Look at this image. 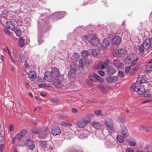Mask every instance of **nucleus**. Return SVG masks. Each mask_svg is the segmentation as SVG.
Returning <instances> with one entry per match:
<instances>
[{
	"label": "nucleus",
	"instance_id": "f257e3e1",
	"mask_svg": "<svg viewBox=\"0 0 152 152\" xmlns=\"http://www.w3.org/2000/svg\"><path fill=\"white\" fill-rule=\"evenodd\" d=\"M149 49H152V42L150 39H147L139 48V53L140 55H142L145 54L144 53L145 51L148 52Z\"/></svg>",
	"mask_w": 152,
	"mask_h": 152
},
{
	"label": "nucleus",
	"instance_id": "f03ea898",
	"mask_svg": "<svg viewBox=\"0 0 152 152\" xmlns=\"http://www.w3.org/2000/svg\"><path fill=\"white\" fill-rule=\"evenodd\" d=\"M84 27L83 26H78L75 28L74 29V31L73 33H71L70 35V37H69V38L71 39L72 41L75 40H76V37H75L74 36V34L75 36H77L79 33L80 32H84L85 31Z\"/></svg>",
	"mask_w": 152,
	"mask_h": 152
},
{
	"label": "nucleus",
	"instance_id": "7ed1b4c3",
	"mask_svg": "<svg viewBox=\"0 0 152 152\" xmlns=\"http://www.w3.org/2000/svg\"><path fill=\"white\" fill-rule=\"evenodd\" d=\"M136 85L134 84L131 86V88L132 91L137 92L139 94H144L145 89L143 86L140 85L135 86Z\"/></svg>",
	"mask_w": 152,
	"mask_h": 152
},
{
	"label": "nucleus",
	"instance_id": "20e7f679",
	"mask_svg": "<svg viewBox=\"0 0 152 152\" xmlns=\"http://www.w3.org/2000/svg\"><path fill=\"white\" fill-rule=\"evenodd\" d=\"M104 123L106 128L110 133L113 132L115 131L113 120L109 118H107L104 121Z\"/></svg>",
	"mask_w": 152,
	"mask_h": 152
},
{
	"label": "nucleus",
	"instance_id": "39448f33",
	"mask_svg": "<svg viewBox=\"0 0 152 152\" xmlns=\"http://www.w3.org/2000/svg\"><path fill=\"white\" fill-rule=\"evenodd\" d=\"M8 11L7 10H2L1 12H0L1 17L0 18V22L1 23H4L6 22L7 17L8 16Z\"/></svg>",
	"mask_w": 152,
	"mask_h": 152
},
{
	"label": "nucleus",
	"instance_id": "423d86ee",
	"mask_svg": "<svg viewBox=\"0 0 152 152\" xmlns=\"http://www.w3.org/2000/svg\"><path fill=\"white\" fill-rule=\"evenodd\" d=\"M106 140H108L106 142V145L109 148H113V141L115 140V138L110 135H107L106 137Z\"/></svg>",
	"mask_w": 152,
	"mask_h": 152
},
{
	"label": "nucleus",
	"instance_id": "0eeeda50",
	"mask_svg": "<svg viewBox=\"0 0 152 152\" xmlns=\"http://www.w3.org/2000/svg\"><path fill=\"white\" fill-rule=\"evenodd\" d=\"M90 36L91 37V44L93 46H97L99 43V42L96 36L94 34H91Z\"/></svg>",
	"mask_w": 152,
	"mask_h": 152
},
{
	"label": "nucleus",
	"instance_id": "6e6552de",
	"mask_svg": "<svg viewBox=\"0 0 152 152\" xmlns=\"http://www.w3.org/2000/svg\"><path fill=\"white\" fill-rule=\"evenodd\" d=\"M60 72L59 70L56 67H53L50 72V75L52 78L54 79L58 77L60 75Z\"/></svg>",
	"mask_w": 152,
	"mask_h": 152
},
{
	"label": "nucleus",
	"instance_id": "1a4fd4ad",
	"mask_svg": "<svg viewBox=\"0 0 152 152\" xmlns=\"http://www.w3.org/2000/svg\"><path fill=\"white\" fill-rule=\"evenodd\" d=\"M90 122L89 120L83 119L78 121L76 123V125L79 128H83L86 126V123H88Z\"/></svg>",
	"mask_w": 152,
	"mask_h": 152
},
{
	"label": "nucleus",
	"instance_id": "9d476101",
	"mask_svg": "<svg viewBox=\"0 0 152 152\" xmlns=\"http://www.w3.org/2000/svg\"><path fill=\"white\" fill-rule=\"evenodd\" d=\"M64 80L63 77L61 76L60 79H57L54 81L53 84L54 86L57 88H60L62 86V82Z\"/></svg>",
	"mask_w": 152,
	"mask_h": 152
},
{
	"label": "nucleus",
	"instance_id": "9b49d317",
	"mask_svg": "<svg viewBox=\"0 0 152 152\" xmlns=\"http://www.w3.org/2000/svg\"><path fill=\"white\" fill-rule=\"evenodd\" d=\"M118 80V78L117 76H111L107 77L106 78L107 82L109 83H114Z\"/></svg>",
	"mask_w": 152,
	"mask_h": 152
},
{
	"label": "nucleus",
	"instance_id": "f8f14e48",
	"mask_svg": "<svg viewBox=\"0 0 152 152\" xmlns=\"http://www.w3.org/2000/svg\"><path fill=\"white\" fill-rule=\"evenodd\" d=\"M88 60L85 59V58H81L79 61V66L80 68H84L87 64H88L89 63L87 62Z\"/></svg>",
	"mask_w": 152,
	"mask_h": 152
},
{
	"label": "nucleus",
	"instance_id": "ddd939ff",
	"mask_svg": "<svg viewBox=\"0 0 152 152\" xmlns=\"http://www.w3.org/2000/svg\"><path fill=\"white\" fill-rule=\"evenodd\" d=\"M51 134L54 136L58 135L61 132L60 129L57 126L54 127L51 130Z\"/></svg>",
	"mask_w": 152,
	"mask_h": 152
},
{
	"label": "nucleus",
	"instance_id": "4468645a",
	"mask_svg": "<svg viewBox=\"0 0 152 152\" xmlns=\"http://www.w3.org/2000/svg\"><path fill=\"white\" fill-rule=\"evenodd\" d=\"M89 79L93 82H96L98 80L100 77L97 74L94 73L88 76Z\"/></svg>",
	"mask_w": 152,
	"mask_h": 152
},
{
	"label": "nucleus",
	"instance_id": "2eb2a0df",
	"mask_svg": "<svg viewBox=\"0 0 152 152\" xmlns=\"http://www.w3.org/2000/svg\"><path fill=\"white\" fill-rule=\"evenodd\" d=\"M121 41V38L119 36H115L113 39L112 42L115 45H118Z\"/></svg>",
	"mask_w": 152,
	"mask_h": 152
},
{
	"label": "nucleus",
	"instance_id": "dca6fc26",
	"mask_svg": "<svg viewBox=\"0 0 152 152\" xmlns=\"http://www.w3.org/2000/svg\"><path fill=\"white\" fill-rule=\"evenodd\" d=\"M26 146L30 150H33L35 147V145L33 142L30 140H28L26 142Z\"/></svg>",
	"mask_w": 152,
	"mask_h": 152
},
{
	"label": "nucleus",
	"instance_id": "f3484780",
	"mask_svg": "<svg viewBox=\"0 0 152 152\" xmlns=\"http://www.w3.org/2000/svg\"><path fill=\"white\" fill-rule=\"evenodd\" d=\"M116 71V69L112 66H109L107 70V73L109 75H112L114 74Z\"/></svg>",
	"mask_w": 152,
	"mask_h": 152
},
{
	"label": "nucleus",
	"instance_id": "a211bd4d",
	"mask_svg": "<svg viewBox=\"0 0 152 152\" xmlns=\"http://www.w3.org/2000/svg\"><path fill=\"white\" fill-rule=\"evenodd\" d=\"M147 80V79L145 75H142L140 76L137 79L138 83L142 84L145 83Z\"/></svg>",
	"mask_w": 152,
	"mask_h": 152
},
{
	"label": "nucleus",
	"instance_id": "6ab92c4d",
	"mask_svg": "<svg viewBox=\"0 0 152 152\" xmlns=\"http://www.w3.org/2000/svg\"><path fill=\"white\" fill-rule=\"evenodd\" d=\"M29 79L32 81L35 80L36 77V75L34 71L31 70L28 73Z\"/></svg>",
	"mask_w": 152,
	"mask_h": 152
},
{
	"label": "nucleus",
	"instance_id": "aec40b11",
	"mask_svg": "<svg viewBox=\"0 0 152 152\" xmlns=\"http://www.w3.org/2000/svg\"><path fill=\"white\" fill-rule=\"evenodd\" d=\"M91 54L94 57L99 58L100 56L99 50L97 49H92Z\"/></svg>",
	"mask_w": 152,
	"mask_h": 152
},
{
	"label": "nucleus",
	"instance_id": "412c9836",
	"mask_svg": "<svg viewBox=\"0 0 152 152\" xmlns=\"http://www.w3.org/2000/svg\"><path fill=\"white\" fill-rule=\"evenodd\" d=\"M121 134L124 137H127L128 136L129 134L125 127H123L121 131Z\"/></svg>",
	"mask_w": 152,
	"mask_h": 152
},
{
	"label": "nucleus",
	"instance_id": "4be33fe9",
	"mask_svg": "<svg viewBox=\"0 0 152 152\" xmlns=\"http://www.w3.org/2000/svg\"><path fill=\"white\" fill-rule=\"evenodd\" d=\"M109 42L107 39H104L103 40L102 45V47L105 48H108L110 46Z\"/></svg>",
	"mask_w": 152,
	"mask_h": 152
},
{
	"label": "nucleus",
	"instance_id": "5701e85b",
	"mask_svg": "<svg viewBox=\"0 0 152 152\" xmlns=\"http://www.w3.org/2000/svg\"><path fill=\"white\" fill-rule=\"evenodd\" d=\"M6 21V22L5 23H7V28L12 30H15V27L13 23L11 21H7V20Z\"/></svg>",
	"mask_w": 152,
	"mask_h": 152
},
{
	"label": "nucleus",
	"instance_id": "b1692460",
	"mask_svg": "<svg viewBox=\"0 0 152 152\" xmlns=\"http://www.w3.org/2000/svg\"><path fill=\"white\" fill-rule=\"evenodd\" d=\"M118 53L119 56L123 57L125 56L126 51L124 49H121L118 50Z\"/></svg>",
	"mask_w": 152,
	"mask_h": 152
},
{
	"label": "nucleus",
	"instance_id": "393cba45",
	"mask_svg": "<svg viewBox=\"0 0 152 152\" xmlns=\"http://www.w3.org/2000/svg\"><path fill=\"white\" fill-rule=\"evenodd\" d=\"M113 64L115 66L118 68H121L123 66L122 63L118 60H114L113 61Z\"/></svg>",
	"mask_w": 152,
	"mask_h": 152
},
{
	"label": "nucleus",
	"instance_id": "a878e982",
	"mask_svg": "<svg viewBox=\"0 0 152 152\" xmlns=\"http://www.w3.org/2000/svg\"><path fill=\"white\" fill-rule=\"evenodd\" d=\"M71 58L75 61H77L80 57V54L77 53H74L72 55H70Z\"/></svg>",
	"mask_w": 152,
	"mask_h": 152
},
{
	"label": "nucleus",
	"instance_id": "bb28decb",
	"mask_svg": "<svg viewBox=\"0 0 152 152\" xmlns=\"http://www.w3.org/2000/svg\"><path fill=\"white\" fill-rule=\"evenodd\" d=\"M65 14V12H58L55 14V15H57V20L63 18Z\"/></svg>",
	"mask_w": 152,
	"mask_h": 152
},
{
	"label": "nucleus",
	"instance_id": "cd10ccee",
	"mask_svg": "<svg viewBox=\"0 0 152 152\" xmlns=\"http://www.w3.org/2000/svg\"><path fill=\"white\" fill-rule=\"evenodd\" d=\"M61 124L64 126H66L67 125L71 127V129H75L76 128V126L75 125L73 126L72 124L70 123H68L66 122H62L61 123Z\"/></svg>",
	"mask_w": 152,
	"mask_h": 152
},
{
	"label": "nucleus",
	"instance_id": "c85d7f7f",
	"mask_svg": "<svg viewBox=\"0 0 152 152\" xmlns=\"http://www.w3.org/2000/svg\"><path fill=\"white\" fill-rule=\"evenodd\" d=\"M89 55V53L88 51L86 50H83L81 53L82 58H84L85 59L88 60L87 58Z\"/></svg>",
	"mask_w": 152,
	"mask_h": 152
},
{
	"label": "nucleus",
	"instance_id": "c756f323",
	"mask_svg": "<svg viewBox=\"0 0 152 152\" xmlns=\"http://www.w3.org/2000/svg\"><path fill=\"white\" fill-rule=\"evenodd\" d=\"M92 126L96 129H99L101 127L102 124L98 122H96L92 123Z\"/></svg>",
	"mask_w": 152,
	"mask_h": 152
},
{
	"label": "nucleus",
	"instance_id": "7c9ffc66",
	"mask_svg": "<svg viewBox=\"0 0 152 152\" xmlns=\"http://www.w3.org/2000/svg\"><path fill=\"white\" fill-rule=\"evenodd\" d=\"M77 68L76 66H75V64L74 65V67L71 66L70 67V69L69 71L68 75L69 76H71V74H74V73L76 71Z\"/></svg>",
	"mask_w": 152,
	"mask_h": 152
},
{
	"label": "nucleus",
	"instance_id": "2f4dec72",
	"mask_svg": "<svg viewBox=\"0 0 152 152\" xmlns=\"http://www.w3.org/2000/svg\"><path fill=\"white\" fill-rule=\"evenodd\" d=\"M146 71H152V59L149 61L148 64L145 66Z\"/></svg>",
	"mask_w": 152,
	"mask_h": 152
},
{
	"label": "nucleus",
	"instance_id": "473e14b6",
	"mask_svg": "<svg viewBox=\"0 0 152 152\" xmlns=\"http://www.w3.org/2000/svg\"><path fill=\"white\" fill-rule=\"evenodd\" d=\"M104 68L103 65V62H99L97 65L93 67L94 69H102Z\"/></svg>",
	"mask_w": 152,
	"mask_h": 152
},
{
	"label": "nucleus",
	"instance_id": "72a5a7b5",
	"mask_svg": "<svg viewBox=\"0 0 152 152\" xmlns=\"http://www.w3.org/2000/svg\"><path fill=\"white\" fill-rule=\"evenodd\" d=\"M52 77L50 74H49L48 72H46L44 75V78L45 80L48 81H51Z\"/></svg>",
	"mask_w": 152,
	"mask_h": 152
},
{
	"label": "nucleus",
	"instance_id": "f704fd0d",
	"mask_svg": "<svg viewBox=\"0 0 152 152\" xmlns=\"http://www.w3.org/2000/svg\"><path fill=\"white\" fill-rule=\"evenodd\" d=\"M25 37H21L19 39L18 42V45L20 47H22L24 45L25 42L24 41V39H25Z\"/></svg>",
	"mask_w": 152,
	"mask_h": 152
},
{
	"label": "nucleus",
	"instance_id": "c9c22d12",
	"mask_svg": "<svg viewBox=\"0 0 152 152\" xmlns=\"http://www.w3.org/2000/svg\"><path fill=\"white\" fill-rule=\"evenodd\" d=\"M39 145L42 148H47L48 144L46 141H40L39 142Z\"/></svg>",
	"mask_w": 152,
	"mask_h": 152
},
{
	"label": "nucleus",
	"instance_id": "e433bc0d",
	"mask_svg": "<svg viewBox=\"0 0 152 152\" xmlns=\"http://www.w3.org/2000/svg\"><path fill=\"white\" fill-rule=\"evenodd\" d=\"M124 137H123L121 135H118L117 136L116 138L118 142L121 143H123L125 141Z\"/></svg>",
	"mask_w": 152,
	"mask_h": 152
},
{
	"label": "nucleus",
	"instance_id": "4c0bfd02",
	"mask_svg": "<svg viewBox=\"0 0 152 152\" xmlns=\"http://www.w3.org/2000/svg\"><path fill=\"white\" fill-rule=\"evenodd\" d=\"M99 88L101 91V92L105 94L106 92V88L102 84H100L99 85Z\"/></svg>",
	"mask_w": 152,
	"mask_h": 152
},
{
	"label": "nucleus",
	"instance_id": "58836bf2",
	"mask_svg": "<svg viewBox=\"0 0 152 152\" xmlns=\"http://www.w3.org/2000/svg\"><path fill=\"white\" fill-rule=\"evenodd\" d=\"M81 132L83 133L82 134H83L84 136V139H86V138L90 134L89 132L86 129H84L83 131Z\"/></svg>",
	"mask_w": 152,
	"mask_h": 152
},
{
	"label": "nucleus",
	"instance_id": "ea45409f",
	"mask_svg": "<svg viewBox=\"0 0 152 152\" xmlns=\"http://www.w3.org/2000/svg\"><path fill=\"white\" fill-rule=\"evenodd\" d=\"M25 58V56L22 54L19 55V57L18 60L20 62H23L24 61V59Z\"/></svg>",
	"mask_w": 152,
	"mask_h": 152
},
{
	"label": "nucleus",
	"instance_id": "a19ab883",
	"mask_svg": "<svg viewBox=\"0 0 152 152\" xmlns=\"http://www.w3.org/2000/svg\"><path fill=\"white\" fill-rule=\"evenodd\" d=\"M140 130H145L147 132H148L150 130V128L147 127L143 125H141L139 127Z\"/></svg>",
	"mask_w": 152,
	"mask_h": 152
},
{
	"label": "nucleus",
	"instance_id": "79ce46f5",
	"mask_svg": "<svg viewBox=\"0 0 152 152\" xmlns=\"http://www.w3.org/2000/svg\"><path fill=\"white\" fill-rule=\"evenodd\" d=\"M75 134L76 135H77V136L80 139H84L83 137L84 136L81 132H77L75 133Z\"/></svg>",
	"mask_w": 152,
	"mask_h": 152
},
{
	"label": "nucleus",
	"instance_id": "37998d69",
	"mask_svg": "<svg viewBox=\"0 0 152 152\" xmlns=\"http://www.w3.org/2000/svg\"><path fill=\"white\" fill-rule=\"evenodd\" d=\"M14 30L17 36L19 37L21 36V32L20 29L15 28V30Z\"/></svg>",
	"mask_w": 152,
	"mask_h": 152
},
{
	"label": "nucleus",
	"instance_id": "c03bdc74",
	"mask_svg": "<svg viewBox=\"0 0 152 152\" xmlns=\"http://www.w3.org/2000/svg\"><path fill=\"white\" fill-rule=\"evenodd\" d=\"M4 33L5 35H7L8 36H10L11 32L10 30L8 29L7 28H5L4 31Z\"/></svg>",
	"mask_w": 152,
	"mask_h": 152
},
{
	"label": "nucleus",
	"instance_id": "a18cd8bd",
	"mask_svg": "<svg viewBox=\"0 0 152 152\" xmlns=\"http://www.w3.org/2000/svg\"><path fill=\"white\" fill-rule=\"evenodd\" d=\"M58 118L60 119L65 120L69 118V117L66 115H60L59 116Z\"/></svg>",
	"mask_w": 152,
	"mask_h": 152
},
{
	"label": "nucleus",
	"instance_id": "49530a36",
	"mask_svg": "<svg viewBox=\"0 0 152 152\" xmlns=\"http://www.w3.org/2000/svg\"><path fill=\"white\" fill-rule=\"evenodd\" d=\"M28 131L26 129H23L21 130L20 133L23 137H25Z\"/></svg>",
	"mask_w": 152,
	"mask_h": 152
},
{
	"label": "nucleus",
	"instance_id": "de8ad7c7",
	"mask_svg": "<svg viewBox=\"0 0 152 152\" xmlns=\"http://www.w3.org/2000/svg\"><path fill=\"white\" fill-rule=\"evenodd\" d=\"M82 39L83 41L86 42V43H88L89 42V40L87 36H83Z\"/></svg>",
	"mask_w": 152,
	"mask_h": 152
},
{
	"label": "nucleus",
	"instance_id": "09e8293b",
	"mask_svg": "<svg viewBox=\"0 0 152 152\" xmlns=\"http://www.w3.org/2000/svg\"><path fill=\"white\" fill-rule=\"evenodd\" d=\"M129 144L131 146H135L136 144V142L134 139L129 140Z\"/></svg>",
	"mask_w": 152,
	"mask_h": 152
},
{
	"label": "nucleus",
	"instance_id": "8fccbe9b",
	"mask_svg": "<svg viewBox=\"0 0 152 152\" xmlns=\"http://www.w3.org/2000/svg\"><path fill=\"white\" fill-rule=\"evenodd\" d=\"M109 60L107 59L105 60L104 62H103V65L104 68H105L107 66L108 64L109 63Z\"/></svg>",
	"mask_w": 152,
	"mask_h": 152
},
{
	"label": "nucleus",
	"instance_id": "3c124183",
	"mask_svg": "<svg viewBox=\"0 0 152 152\" xmlns=\"http://www.w3.org/2000/svg\"><path fill=\"white\" fill-rule=\"evenodd\" d=\"M40 132H45L48 130V128L47 126L42 127L40 129Z\"/></svg>",
	"mask_w": 152,
	"mask_h": 152
},
{
	"label": "nucleus",
	"instance_id": "603ef678",
	"mask_svg": "<svg viewBox=\"0 0 152 152\" xmlns=\"http://www.w3.org/2000/svg\"><path fill=\"white\" fill-rule=\"evenodd\" d=\"M32 132L35 134H38L40 133V130L38 129L34 128L32 129Z\"/></svg>",
	"mask_w": 152,
	"mask_h": 152
},
{
	"label": "nucleus",
	"instance_id": "864d4df0",
	"mask_svg": "<svg viewBox=\"0 0 152 152\" xmlns=\"http://www.w3.org/2000/svg\"><path fill=\"white\" fill-rule=\"evenodd\" d=\"M96 134L97 138L100 140H102L104 137V136L102 133Z\"/></svg>",
	"mask_w": 152,
	"mask_h": 152
},
{
	"label": "nucleus",
	"instance_id": "5fc2aeb1",
	"mask_svg": "<svg viewBox=\"0 0 152 152\" xmlns=\"http://www.w3.org/2000/svg\"><path fill=\"white\" fill-rule=\"evenodd\" d=\"M39 87L40 88H49V86L45 84H41L39 85Z\"/></svg>",
	"mask_w": 152,
	"mask_h": 152
},
{
	"label": "nucleus",
	"instance_id": "6e6d98bb",
	"mask_svg": "<svg viewBox=\"0 0 152 152\" xmlns=\"http://www.w3.org/2000/svg\"><path fill=\"white\" fill-rule=\"evenodd\" d=\"M24 137L20 133H19L17 135V139L18 140H20Z\"/></svg>",
	"mask_w": 152,
	"mask_h": 152
},
{
	"label": "nucleus",
	"instance_id": "4d7b16f0",
	"mask_svg": "<svg viewBox=\"0 0 152 152\" xmlns=\"http://www.w3.org/2000/svg\"><path fill=\"white\" fill-rule=\"evenodd\" d=\"M13 53L15 58L17 60L19 57V55H18V53L17 51L16 50H14Z\"/></svg>",
	"mask_w": 152,
	"mask_h": 152
},
{
	"label": "nucleus",
	"instance_id": "13d9d810",
	"mask_svg": "<svg viewBox=\"0 0 152 152\" xmlns=\"http://www.w3.org/2000/svg\"><path fill=\"white\" fill-rule=\"evenodd\" d=\"M124 121V119L122 116L119 117L118 119V122L120 123H123Z\"/></svg>",
	"mask_w": 152,
	"mask_h": 152
},
{
	"label": "nucleus",
	"instance_id": "bf43d9fd",
	"mask_svg": "<svg viewBox=\"0 0 152 152\" xmlns=\"http://www.w3.org/2000/svg\"><path fill=\"white\" fill-rule=\"evenodd\" d=\"M124 73L122 71H119L118 72V75L119 78H121L124 76Z\"/></svg>",
	"mask_w": 152,
	"mask_h": 152
},
{
	"label": "nucleus",
	"instance_id": "052dcab7",
	"mask_svg": "<svg viewBox=\"0 0 152 152\" xmlns=\"http://www.w3.org/2000/svg\"><path fill=\"white\" fill-rule=\"evenodd\" d=\"M131 68V66H127L125 68V72L126 73H128L129 72Z\"/></svg>",
	"mask_w": 152,
	"mask_h": 152
},
{
	"label": "nucleus",
	"instance_id": "680f3d73",
	"mask_svg": "<svg viewBox=\"0 0 152 152\" xmlns=\"http://www.w3.org/2000/svg\"><path fill=\"white\" fill-rule=\"evenodd\" d=\"M138 60V58H136L134 61H133L131 63V65L132 66H133L136 64L137 61Z\"/></svg>",
	"mask_w": 152,
	"mask_h": 152
},
{
	"label": "nucleus",
	"instance_id": "e2e57ef3",
	"mask_svg": "<svg viewBox=\"0 0 152 152\" xmlns=\"http://www.w3.org/2000/svg\"><path fill=\"white\" fill-rule=\"evenodd\" d=\"M93 82L91 81V80H86V83L89 85V86H92V83Z\"/></svg>",
	"mask_w": 152,
	"mask_h": 152
},
{
	"label": "nucleus",
	"instance_id": "0e129e2a",
	"mask_svg": "<svg viewBox=\"0 0 152 152\" xmlns=\"http://www.w3.org/2000/svg\"><path fill=\"white\" fill-rule=\"evenodd\" d=\"M95 114L97 115H102V112L100 110H96L95 111Z\"/></svg>",
	"mask_w": 152,
	"mask_h": 152
},
{
	"label": "nucleus",
	"instance_id": "69168bd1",
	"mask_svg": "<svg viewBox=\"0 0 152 152\" xmlns=\"http://www.w3.org/2000/svg\"><path fill=\"white\" fill-rule=\"evenodd\" d=\"M126 152H134V150L131 148H127L126 149Z\"/></svg>",
	"mask_w": 152,
	"mask_h": 152
},
{
	"label": "nucleus",
	"instance_id": "338daca9",
	"mask_svg": "<svg viewBox=\"0 0 152 152\" xmlns=\"http://www.w3.org/2000/svg\"><path fill=\"white\" fill-rule=\"evenodd\" d=\"M147 24V22H144L143 23L141 22L140 23V25H141L140 26L141 28L144 27Z\"/></svg>",
	"mask_w": 152,
	"mask_h": 152
},
{
	"label": "nucleus",
	"instance_id": "774afa93",
	"mask_svg": "<svg viewBox=\"0 0 152 152\" xmlns=\"http://www.w3.org/2000/svg\"><path fill=\"white\" fill-rule=\"evenodd\" d=\"M98 74L100 75L101 76H103L104 75V73L103 71H99L98 72Z\"/></svg>",
	"mask_w": 152,
	"mask_h": 152
}]
</instances>
